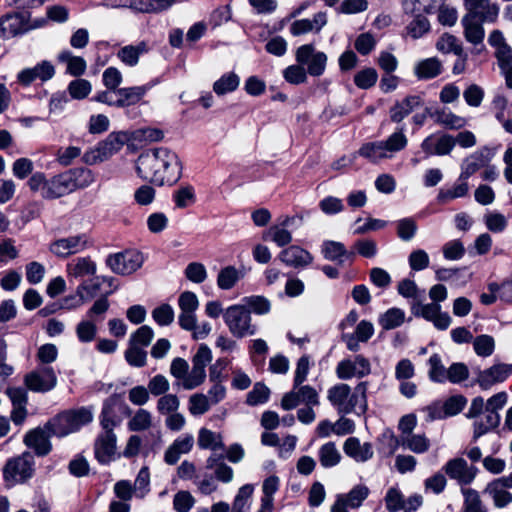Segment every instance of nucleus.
I'll list each match as a JSON object with an SVG mask.
<instances>
[{
  "label": "nucleus",
  "mask_w": 512,
  "mask_h": 512,
  "mask_svg": "<svg viewBox=\"0 0 512 512\" xmlns=\"http://www.w3.org/2000/svg\"><path fill=\"white\" fill-rule=\"evenodd\" d=\"M370 490L366 485L358 484L354 486L348 493L337 495L336 499H341L343 505L347 508L357 509L368 498Z\"/></svg>",
  "instance_id": "obj_35"
},
{
  "label": "nucleus",
  "mask_w": 512,
  "mask_h": 512,
  "mask_svg": "<svg viewBox=\"0 0 512 512\" xmlns=\"http://www.w3.org/2000/svg\"><path fill=\"white\" fill-rule=\"evenodd\" d=\"M97 334L96 323L90 319L80 321L76 326V335L80 342L89 343Z\"/></svg>",
  "instance_id": "obj_59"
},
{
  "label": "nucleus",
  "mask_w": 512,
  "mask_h": 512,
  "mask_svg": "<svg viewBox=\"0 0 512 512\" xmlns=\"http://www.w3.org/2000/svg\"><path fill=\"white\" fill-rule=\"evenodd\" d=\"M473 347L478 356L488 357L494 352L495 342L492 336L483 334L473 340Z\"/></svg>",
  "instance_id": "obj_62"
},
{
  "label": "nucleus",
  "mask_w": 512,
  "mask_h": 512,
  "mask_svg": "<svg viewBox=\"0 0 512 512\" xmlns=\"http://www.w3.org/2000/svg\"><path fill=\"white\" fill-rule=\"evenodd\" d=\"M46 432L40 428L29 431L24 437V443L27 447L33 449L38 456L47 455L52 445L49 441V436Z\"/></svg>",
  "instance_id": "obj_28"
},
{
  "label": "nucleus",
  "mask_w": 512,
  "mask_h": 512,
  "mask_svg": "<svg viewBox=\"0 0 512 512\" xmlns=\"http://www.w3.org/2000/svg\"><path fill=\"white\" fill-rule=\"evenodd\" d=\"M368 383L363 381L356 385L354 391L349 393L344 414H364L367 410Z\"/></svg>",
  "instance_id": "obj_24"
},
{
  "label": "nucleus",
  "mask_w": 512,
  "mask_h": 512,
  "mask_svg": "<svg viewBox=\"0 0 512 512\" xmlns=\"http://www.w3.org/2000/svg\"><path fill=\"white\" fill-rule=\"evenodd\" d=\"M144 262L143 254L137 250H125L110 254L106 258L107 266L116 274L130 275L137 271Z\"/></svg>",
  "instance_id": "obj_8"
},
{
  "label": "nucleus",
  "mask_w": 512,
  "mask_h": 512,
  "mask_svg": "<svg viewBox=\"0 0 512 512\" xmlns=\"http://www.w3.org/2000/svg\"><path fill=\"white\" fill-rule=\"evenodd\" d=\"M270 389L262 382L254 384L246 397V404L249 406H258L268 402L270 398Z\"/></svg>",
  "instance_id": "obj_49"
},
{
  "label": "nucleus",
  "mask_w": 512,
  "mask_h": 512,
  "mask_svg": "<svg viewBox=\"0 0 512 512\" xmlns=\"http://www.w3.org/2000/svg\"><path fill=\"white\" fill-rule=\"evenodd\" d=\"M383 143L387 153L392 156L393 153L401 151L407 146L408 139L403 129H400L392 133Z\"/></svg>",
  "instance_id": "obj_60"
},
{
  "label": "nucleus",
  "mask_w": 512,
  "mask_h": 512,
  "mask_svg": "<svg viewBox=\"0 0 512 512\" xmlns=\"http://www.w3.org/2000/svg\"><path fill=\"white\" fill-rule=\"evenodd\" d=\"M111 293V291L106 292L103 296L98 298L91 308L87 311V317L88 319L92 320L93 322H100L104 319L105 313L108 311L110 307V303L108 300V295Z\"/></svg>",
  "instance_id": "obj_56"
},
{
  "label": "nucleus",
  "mask_w": 512,
  "mask_h": 512,
  "mask_svg": "<svg viewBox=\"0 0 512 512\" xmlns=\"http://www.w3.org/2000/svg\"><path fill=\"white\" fill-rule=\"evenodd\" d=\"M511 481L507 476L491 481L485 488L484 493L488 494L497 508H504L512 502Z\"/></svg>",
  "instance_id": "obj_16"
},
{
  "label": "nucleus",
  "mask_w": 512,
  "mask_h": 512,
  "mask_svg": "<svg viewBox=\"0 0 512 512\" xmlns=\"http://www.w3.org/2000/svg\"><path fill=\"white\" fill-rule=\"evenodd\" d=\"M91 241L86 234H79L58 239L50 244V251L58 257H68L71 254L85 250Z\"/></svg>",
  "instance_id": "obj_13"
},
{
  "label": "nucleus",
  "mask_w": 512,
  "mask_h": 512,
  "mask_svg": "<svg viewBox=\"0 0 512 512\" xmlns=\"http://www.w3.org/2000/svg\"><path fill=\"white\" fill-rule=\"evenodd\" d=\"M436 48L442 53H455L456 55L462 54V47L458 43V39L451 34H443L436 43Z\"/></svg>",
  "instance_id": "obj_63"
},
{
  "label": "nucleus",
  "mask_w": 512,
  "mask_h": 512,
  "mask_svg": "<svg viewBox=\"0 0 512 512\" xmlns=\"http://www.w3.org/2000/svg\"><path fill=\"white\" fill-rule=\"evenodd\" d=\"M116 441V435L112 430H103L97 436L94 444V454L100 464L107 465L114 460Z\"/></svg>",
  "instance_id": "obj_14"
},
{
  "label": "nucleus",
  "mask_w": 512,
  "mask_h": 512,
  "mask_svg": "<svg viewBox=\"0 0 512 512\" xmlns=\"http://www.w3.org/2000/svg\"><path fill=\"white\" fill-rule=\"evenodd\" d=\"M25 384L33 392L46 393L55 388L57 376L50 366L38 367L25 376Z\"/></svg>",
  "instance_id": "obj_11"
},
{
  "label": "nucleus",
  "mask_w": 512,
  "mask_h": 512,
  "mask_svg": "<svg viewBox=\"0 0 512 512\" xmlns=\"http://www.w3.org/2000/svg\"><path fill=\"white\" fill-rule=\"evenodd\" d=\"M321 251L325 259L337 262L338 264H342L346 259L354 256V252H348L345 246L337 241H324Z\"/></svg>",
  "instance_id": "obj_33"
},
{
  "label": "nucleus",
  "mask_w": 512,
  "mask_h": 512,
  "mask_svg": "<svg viewBox=\"0 0 512 512\" xmlns=\"http://www.w3.org/2000/svg\"><path fill=\"white\" fill-rule=\"evenodd\" d=\"M279 259L293 268H304L313 261L312 255L307 250L295 245L282 250Z\"/></svg>",
  "instance_id": "obj_23"
},
{
  "label": "nucleus",
  "mask_w": 512,
  "mask_h": 512,
  "mask_svg": "<svg viewBox=\"0 0 512 512\" xmlns=\"http://www.w3.org/2000/svg\"><path fill=\"white\" fill-rule=\"evenodd\" d=\"M73 191L68 174L65 172L53 177L45 184L42 197L46 199H56L68 195Z\"/></svg>",
  "instance_id": "obj_21"
},
{
  "label": "nucleus",
  "mask_w": 512,
  "mask_h": 512,
  "mask_svg": "<svg viewBox=\"0 0 512 512\" xmlns=\"http://www.w3.org/2000/svg\"><path fill=\"white\" fill-rule=\"evenodd\" d=\"M210 402L205 394L197 393L193 394L189 398V412L193 416H199L205 414L210 409Z\"/></svg>",
  "instance_id": "obj_64"
},
{
  "label": "nucleus",
  "mask_w": 512,
  "mask_h": 512,
  "mask_svg": "<svg viewBox=\"0 0 512 512\" xmlns=\"http://www.w3.org/2000/svg\"><path fill=\"white\" fill-rule=\"evenodd\" d=\"M431 117L435 119V122L439 125L444 126L445 128L451 130H458L463 128L466 125V119L459 115L454 114L451 111H446L444 109L436 110L431 114Z\"/></svg>",
  "instance_id": "obj_42"
},
{
  "label": "nucleus",
  "mask_w": 512,
  "mask_h": 512,
  "mask_svg": "<svg viewBox=\"0 0 512 512\" xmlns=\"http://www.w3.org/2000/svg\"><path fill=\"white\" fill-rule=\"evenodd\" d=\"M371 373L370 361L361 354L341 360L336 366V375L340 380L364 378Z\"/></svg>",
  "instance_id": "obj_9"
},
{
  "label": "nucleus",
  "mask_w": 512,
  "mask_h": 512,
  "mask_svg": "<svg viewBox=\"0 0 512 512\" xmlns=\"http://www.w3.org/2000/svg\"><path fill=\"white\" fill-rule=\"evenodd\" d=\"M96 263L90 257H78L66 265L69 278L91 277L96 274Z\"/></svg>",
  "instance_id": "obj_29"
},
{
  "label": "nucleus",
  "mask_w": 512,
  "mask_h": 512,
  "mask_svg": "<svg viewBox=\"0 0 512 512\" xmlns=\"http://www.w3.org/2000/svg\"><path fill=\"white\" fill-rule=\"evenodd\" d=\"M21 32V20L18 15H6L0 21V36L11 38Z\"/></svg>",
  "instance_id": "obj_53"
},
{
  "label": "nucleus",
  "mask_w": 512,
  "mask_h": 512,
  "mask_svg": "<svg viewBox=\"0 0 512 512\" xmlns=\"http://www.w3.org/2000/svg\"><path fill=\"white\" fill-rule=\"evenodd\" d=\"M443 470L450 479L456 480L460 485L470 484L476 476V468L469 466L463 458L449 460Z\"/></svg>",
  "instance_id": "obj_15"
},
{
  "label": "nucleus",
  "mask_w": 512,
  "mask_h": 512,
  "mask_svg": "<svg viewBox=\"0 0 512 512\" xmlns=\"http://www.w3.org/2000/svg\"><path fill=\"white\" fill-rule=\"evenodd\" d=\"M263 239L265 241H272L282 247L291 242L292 234L285 229L284 226H270V228L264 232Z\"/></svg>",
  "instance_id": "obj_52"
},
{
  "label": "nucleus",
  "mask_w": 512,
  "mask_h": 512,
  "mask_svg": "<svg viewBox=\"0 0 512 512\" xmlns=\"http://www.w3.org/2000/svg\"><path fill=\"white\" fill-rule=\"evenodd\" d=\"M245 269H237L235 266L229 265L223 267L217 276V286L221 290H230L236 283L244 278Z\"/></svg>",
  "instance_id": "obj_34"
},
{
  "label": "nucleus",
  "mask_w": 512,
  "mask_h": 512,
  "mask_svg": "<svg viewBox=\"0 0 512 512\" xmlns=\"http://www.w3.org/2000/svg\"><path fill=\"white\" fill-rule=\"evenodd\" d=\"M140 178L157 185L174 183L181 176V163L176 153L160 147L142 153L136 161Z\"/></svg>",
  "instance_id": "obj_1"
},
{
  "label": "nucleus",
  "mask_w": 512,
  "mask_h": 512,
  "mask_svg": "<svg viewBox=\"0 0 512 512\" xmlns=\"http://www.w3.org/2000/svg\"><path fill=\"white\" fill-rule=\"evenodd\" d=\"M343 450L348 457L359 463L370 460L374 455L371 443L365 442L362 444L357 437L347 438Z\"/></svg>",
  "instance_id": "obj_20"
},
{
  "label": "nucleus",
  "mask_w": 512,
  "mask_h": 512,
  "mask_svg": "<svg viewBox=\"0 0 512 512\" xmlns=\"http://www.w3.org/2000/svg\"><path fill=\"white\" fill-rule=\"evenodd\" d=\"M486 159L482 153H474L468 156L462 163L459 180H468L479 169L484 167Z\"/></svg>",
  "instance_id": "obj_45"
},
{
  "label": "nucleus",
  "mask_w": 512,
  "mask_h": 512,
  "mask_svg": "<svg viewBox=\"0 0 512 512\" xmlns=\"http://www.w3.org/2000/svg\"><path fill=\"white\" fill-rule=\"evenodd\" d=\"M67 91L72 99L82 100L91 93L92 85L90 81L78 78L68 84Z\"/></svg>",
  "instance_id": "obj_55"
},
{
  "label": "nucleus",
  "mask_w": 512,
  "mask_h": 512,
  "mask_svg": "<svg viewBox=\"0 0 512 512\" xmlns=\"http://www.w3.org/2000/svg\"><path fill=\"white\" fill-rule=\"evenodd\" d=\"M240 80L237 74L229 72L224 74L213 84V90L217 95H224L232 92L239 86Z\"/></svg>",
  "instance_id": "obj_51"
},
{
  "label": "nucleus",
  "mask_w": 512,
  "mask_h": 512,
  "mask_svg": "<svg viewBox=\"0 0 512 512\" xmlns=\"http://www.w3.org/2000/svg\"><path fill=\"white\" fill-rule=\"evenodd\" d=\"M93 420L89 407L64 411L48 421L45 428L51 436L64 437L81 429Z\"/></svg>",
  "instance_id": "obj_3"
},
{
  "label": "nucleus",
  "mask_w": 512,
  "mask_h": 512,
  "mask_svg": "<svg viewBox=\"0 0 512 512\" xmlns=\"http://www.w3.org/2000/svg\"><path fill=\"white\" fill-rule=\"evenodd\" d=\"M317 457L320 465L325 469L337 466L342 459L340 451L337 449L336 444L332 441L326 442L320 446Z\"/></svg>",
  "instance_id": "obj_37"
},
{
  "label": "nucleus",
  "mask_w": 512,
  "mask_h": 512,
  "mask_svg": "<svg viewBox=\"0 0 512 512\" xmlns=\"http://www.w3.org/2000/svg\"><path fill=\"white\" fill-rule=\"evenodd\" d=\"M422 105L423 99L419 95H409L391 107L390 119L392 122L400 123L406 116Z\"/></svg>",
  "instance_id": "obj_27"
},
{
  "label": "nucleus",
  "mask_w": 512,
  "mask_h": 512,
  "mask_svg": "<svg viewBox=\"0 0 512 512\" xmlns=\"http://www.w3.org/2000/svg\"><path fill=\"white\" fill-rule=\"evenodd\" d=\"M35 472V459L31 452H23L7 460L3 468V479L8 486L22 484L31 479Z\"/></svg>",
  "instance_id": "obj_4"
},
{
  "label": "nucleus",
  "mask_w": 512,
  "mask_h": 512,
  "mask_svg": "<svg viewBox=\"0 0 512 512\" xmlns=\"http://www.w3.org/2000/svg\"><path fill=\"white\" fill-rule=\"evenodd\" d=\"M55 74V68L49 61H42L33 68L22 70L18 76V81L23 85H29L35 79L47 81Z\"/></svg>",
  "instance_id": "obj_22"
},
{
  "label": "nucleus",
  "mask_w": 512,
  "mask_h": 512,
  "mask_svg": "<svg viewBox=\"0 0 512 512\" xmlns=\"http://www.w3.org/2000/svg\"><path fill=\"white\" fill-rule=\"evenodd\" d=\"M59 62L66 63V72L72 76L80 77L86 71V61L80 56H74L70 51H62L57 57Z\"/></svg>",
  "instance_id": "obj_43"
},
{
  "label": "nucleus",
  "mask_w": 512,
  "mask_h": 512,
  "mask_svg": "<svg viewBox=\"0 0 512 512\" xmlns=\"http://www.w3.org/2000/svg\"><path fill=\"white\" fill-rule=\"evenodd\" d=\"M243 302L249 308L248 310L257 315H265L268 314L271 310L270 301L260 295H253L243 298Z\"/></svg>",
  "instance_id": "obj_54"
},
{
  "label": "nucleus",
  "mask_w": 512,
  "mask_h": 512,
  "mask_svg": "<svg viewBox=\"0 0 512 512\" xmlns=\"http://www.w3.org/2000/svg\"><path fill=\"white\" fill-rule=\"evenodd\" d=\"M197 443L201 449H208L211 451H225V444L221 434L206 428L200 429Z\"/></svg>",
  "instance_id": "obj_41"
},
{
  "label": "nucleus",
  "mask_w": 512,
  "mask_h": 512,
  "mask_svg": "<svg viewBox=\"0 0 512 512\" xmlns=\"http://www.w3.org/2000/svg\"><path fill=\"white\" fill-rule=\"evenodd\" d=\"M295 59L298 64L306 66L307 74L319 77L325 72L328 57L324 52L317 51L313 44H304L297 48Z\"/></svg>",
  "instance_id": "obj_6"
},
{
  "label": "nucleus",
  "mask_w": 512,
  "mask_h": 512,
  "mask_svg": "<svg viewBox=\"0 0 512 512\" xmlns=\"http://www.w3.org/2000/svg\"><path fill=\"white\" fill-rule=\"evenodd\" d=\"M131 410L121 396L114 394L107 398L102 407L100 424L103 430H112L120 424L123 415H130Z\"/></svg>",
  "instance_id": "obj_7"
},
{
  "label": "nucleus",
  "mask_w": 512,
  "mask_h": 512,
  "mask_svg": "<svg viewBox=\"0 0 512 512\" xmlns=\"http://www.w3.org/2000/svg\"><path fill=\"white\" fill-rule=\"evenodd\" d=\"M357 154L372 163H378L391 157L387 153L383 141L367 142L359 148Z\"/></svg>",
  "instance_id": "obj_36"
},
{
  "label": "nucleus",
  "mask_w": 512,
  "mask_h": 512,
  "mask_svg": "<svg viewBox=\"0 0 512 512\" xmlns=\"http://www.w3.org/2000/svg\"><path fill=\"white\" fill-rule=\"evenodd\" d=\"M455 146V139L451 135H429L421 143V149L427 156L448 155Z\"/></svg>",
  "instance_id": "obj_18"
},
{
  "label": "nucleus",
  "mask_w": 512,
  "mask_h": 512,
  "mask_svg": "<svg viewBox=\"0 0 512 512\" xmlns=\"http://www.w3.org/2000/svg\"><path fill=\"white\" fill-rule=\"evenodd\" d=\"M223 320L236 338L241 339L257 333V326L252 323L250 311L244 305L229 306L223 313Z\"/></svg>",
  "instance_id": "obj_5"
},
{
  "label": "nucleus",
  "mask_w": 512,
  "mask_h": 512,
  "mask_svg": "<svg viewBox=\"0 0 512 512\" xmlns=\"http://www.w3.org/2000/svg\"><path fill=\"white\" fill-rule=\"evenodd\" d=\"M152 425L151 413L145 409H139L128 422L130 431L139 432L150 428Z\"/></svg>",
  "instance_id": "obj_57"
},
{
  "label": "nucleus",
  "mask_w": 512,
  "mask_h": 512,
  "mask_svg": "<svg viewBox=\"0 0 512 512\" xmlns=\"http://www.w3.org/2000/svg\"><path fill=\"white\" fill-rule=\"evenodd\" d=\"M350 393L348 384L339 383L330 387L327 391V399L339 414H344L347 399Z\"/></svg>",
  "instance_id": "obj_38"
},
{
  "label": "nucleus",
  "mask_w": 512,
  "mask_h": 512,
  "mask_svg": "<svg viewBox=\"0 0 512 512\" xmlns=\"http://www.w3.org/2000/svg\"><path fill=\"white\" fill-rule=\"evenodd\" d=\"M484 416H479L474 420L473 423V439L476 441L481 436L485 435L489 431L496 429L501 420L499 413H494L485 409Z\"/></svg>",
  "instance_id": "obj_31"
},
{
  "label": "nucleus",
  "mask_w": 512,
  "mask_h": 512,
  "mask_svg": "<svg viewBox=\"0 0 512 512\" xmlns=\"http://www.w3.org/2000/svg\"><path fill=\"white\" fill-rule=\"evenodd\" d=\"M463 512H487L478 492L474 489H463Z\"/></svg>",
  "instance_id": "obj_50"
},
{
  "label": "nucleus",
  "mask_w": 512,
  "mask_h": 512,
  "mask_svg": "<svg viewBox=\"0 0 512 512\" xmlns=\"http://www.w3.org/2000/svg\"><path fill=\"white\" fill-rule=\"evenodd\" d=\"M212 361V351L204 343L200 344L197 352L192 357V369L189 372L188 362L176 357L170 365V373L186 390H192L200 386L206 379V366Z\"/></svg>",
  "instance_id": "obj_2"
},
{
  "label": "nucleus",
  "mask_w": 512,
  "mask_h": 512,
  "mask_svg": "<svg viewBox=\"0 0 512 512\" xmlns=\"http://www.w3.org/2000/svg\"><path fill=\"white\" fill-rule=\"evenodd\" d=\"M327 24V15L325 12H318L312 20L300 19L294 21L290 26V33L293 36H300L309 32L318 33Z\"/></svg>",
  "instance_id": "obj_26"
},
{
  "label": "nucleus",
  "mask_w": 512,
  "mask_h": 512,
  "mask_svg": "<svg viewBox=\"0 0 512 512\" xmlns=\"http://www.w3.org/2000/svg\"><path fill=\"white\" fill-rule=\"evenodd\" d=\"M319 394L310 385H300L286 393L281 400V407L284 410H292L299 404H305V406H318L319 405Z\"/></svg>",
  "instance_id": "obj_10"
},
{
  "label": "nucleus",
  "mask_w": 512,
  "mask_h": 512,
  "mask_svg": "<svg viewBox=\"0 0 512 512\" xmlns=\"http://www.w3.org/2000/svg\"><path fill=\"white\" fill-rule=\"evenodd\" d=\"M428 377L434 383H445L447 381V370L442 363L441 356L437 353L428 359Z\"/></svg>",
  "instance_id": "obj_47"
},
{
  "label": "nucleus",
  "mask_w": 512,
  "mask_h": 512,
  "mask_svg": "<svg viewBox=\"0 0 512 512\" xmlns=\"http://www.w3.org/2000/svg\"><path fill=\"white\" fill-rule=\"evenodd\" d=\"M147 51V44L145 42H140L137 45H127L120 48L117 52V57L125 65L134 67L138 64L140 55Z\"/></svg>",
  "instance_id": "obj_39"
},
{
  "label": "nucleus",
  "mask_w": 512,
  "mask_h": 512,
  "mask_svg": "<svg viewBox=\"0 0 512 512\" xmlns=\"http://www.w3.org/2000/svg\"><path fill=\"white\" fill-rule=\"evenodd\" d=\"M113 278L105 276H91L88 280L83 281L76 289V294L79 297L78 302L73 307L80 306L84 302H87L96 297L104 283L112 285Z\"/></svg>",
  "instance_id": "obj_19"
},
{
  "label": "nucleus",
  "mask_w": 512,
  "mask_h": 512,
  "mask_svg": "<svg viewBox=\"0 0 512 512\" xmlns=\"http://www.w3.org/2000/svg\"><path fill=\"white\" fill-rule=\"evenodd\" d=\"M405 312L400 308H390L379 318V324L384 330H392L404 323Z\"/></svg>",
  "instance_id": "obj_48"
},
{
  "label": "nucleus",
  "mask_w": 512,
  "mask_h": 512,
  "mask_svg": "<svg viewBox=\"0 0 512 512\" xmlns=\"http://www.w3.org/2000/svg\"><path fill=\"white\" fill-rule=\"evenodd\" d=\"M73 190L89 187L94 181L93 172L86 168H76L67 171Z\"/></svg>",
  "instance_id": "obj_44"
},
{
  "label": "nucleus",
  "mask_w": 512,
  "mask_h": 512,
  "mask_svg": "<svg viewBox=\"0 0 512 512\" xmlns=\"http://www.w3.org/2000/svg\"><path fill=\"white\" fill-rule=\"evenodd\" d=\"M443 71L442 62L437 57L419 61L414 67V74L420 80L432 79Z\"/></svg>",
  "instance_id": "obj_32"
},
{
  "label": "nucleus",
  "mask_w": 512,
  "mask_h": 512,
  "mask_svg": "<svg viewBox=\"0 0 512 512\" xmlns=\"http://www.w3.org/2000/svg\"><path fill=\"white\" fill-rule=\"evenodd\" d=\"M194 444V438L190 434L181 435L176 438L173 443L167 448L164 454V460L169 465H174L178 462L182 454H187L191 451Z\"/></svg>",
  "instance_id": "obj_25"
},
{
  "label": "nucleus",
  "mask_w": 512,
  "mask_h": 512,
  "mask_svg": "<svg viewBox=\"0 0 512 512\" xmlns=\"http://www.w3.org/2000/svg\"><path fill=\"white\" fill-rule=\"evenodd\" d=\"M511 374L512 365L500 363L480 371L476 381L481 389L487 390L497 383L504 382Z\"/></svg>",
  "instance_id": "obj_17"
},
{
  "label": "nucleus",
  "mask_w": 512,
  "mask_h": 512,
  "mask_svg": "<svg viewBox=\"0 0 512 512\" xmlns=\"http://www.w3.org/2000/svg\"><path fill=\"white\" fill-rule=\"evenodd\" d=\"M430 30V23L425 16L417 15L406 27L407 34L413 38L418 39Z\"/></svg>",
  "instance_id": "obj_61"
},
{
  "label": "nucleus",
  "mask_w": 512,
  "mask_h": 512,
  "mask_svg": "<svg viewBox=\"0 0 512 512\" xmlns=\"http://www.w3.org/2000/svg\"><path fill=\"white\" fill-rule=\"evenodd\" d=\"M467 17L481 22L493 23L497 20L499 6L490 0H463Z\"/></svg>",
  "instance_id": "obj_12"
},
{
  "label": "nucleus",
  "mask_w": 512,
  "mask_h": 512,
  "mask_svg": "<svg viewBox=\"0 0 512 512\" xmlns=\"http://www.w3.org/2000/svg\"><path fill=\"white\" fill-rule=\"evenodd\" d=\"M148 90L147 86H134L127 88H120L115 91L117 107H128L137 104L141 101Z\"/></svg>",
  "instance_id": "obj_30"
},
{
  "label": "nucleus",
  "mask_w": 512,
  "mask_h": 512,
  "mask_svg": "<svg viewBox=\"0 0 512 512\" xmlns=\"http://www.w3.org/2000/svg\"><path fill=\"white\" fill-rule=\"evenodd\" d=\"M461 23L464 28V37L468 42L474 45H478L483 42L485 36V31L483 28L484 22L462 17Z\"/></svg>",
  "instance_id": "obj_40"
},
{
  "label": "nucleus",
  "mask_w": 512,
  "mask_h": 512,
  "mask_svg": "<svg viewBox=\"0 0 512 512\" xmlns=\"http://www.w3.org/2000/svg\"><path fill=\"white\" fill-rule=\"evenodd\" d=\"M401 444L404 448L416 454H422L428 451L430 441L424 434H410L401 437Z\"/></svg>",
  "instance_id": "obj_46"
},
{
  "label": "nucleus",
  "mask_w": 512,
  "mask_h": 512,
  "mask_svg": "<svg viewBox=\"0 0 512 512\" xmlns=\"http://www.w3.org/2000/svg\"><path fill=\"white\" fill-rule=\"evenodd\" d=\"M134 494L136 497L142 499L150 491V472L147 466L142 467L134 482Z\"/></svg>",
  "instance_id": "obj_58"
}]
</instances>
